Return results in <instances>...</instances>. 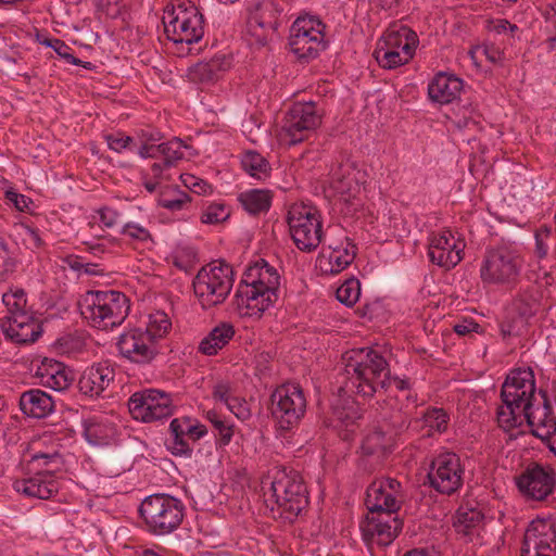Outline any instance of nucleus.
<instances>
[{"mask_svg": "<svg viewBox=\"0 0 556 556\" xmlns=\"http://www.w3.org/2000/svg\"><path fill=\"white\" fill-rule=\"evenodd\" d=\"M422 420L430 430L443 433L447 429L450 415L444 408L429 407L422 414Z\"/></svg>", "mask_w": 556, "mask_h": 556, "instance_id": "nucleus-47", "label": "nucleus"}, {"mask_svg": "<svg viewBox=\"0 0 556 556\" xmlns=\"http://www.w3.org/2000/svg\"><path fill=\"white\" fill-rule=\"evenodd\" d=\"M52 42L54 43L53 50L55 51V53L62 59H64L67 63L73 65H78L81 63V60L73 54L72 48L68 45H66L63 40L55 39L52 40Z\"/></svg>", "mask_w": 556, "mask_h": 556, "instance_id": "nucleus-59", "label": "nucleus"}, {"mask_svg": "<svg viewBox=\"0 0 556 556\" xmlns=\"http://www.w3.org/2000/svg\"><path fill=\"white\" fill-rule=\"evenodd\" d=\"M230 216V211L224 203H211L201 215L203 224H219Z\"/></svg>", "mask_w": 556, "mask_h": 556, "instance_id": "nucleus-52", "label": "nucleus"}, {"mask_svg": "<svg viewBox=\"0 0 556 556\" xmlns=\"http://www.w3.org/2000/svg\"><path fill=\"white\" fill-rule=\"evenodd\" d=\"M3 303L8 308V315L4 317H15L16 315L30 314L27 309V296L23 289H16L3 294Z\"/></svg>", "mask_w": 556, "mask_h": 556, "instance_id": "nucleus-46", "label": "nucleus"}, {"mask_svg": "<svg viewBox=\"0 0 556 556\" xmlns=\"http://www.w3.org/2000/svg\"><path fill=\"white\" fill-rule=\"evenodd\" d=\"M484 515L469 503L462 504L453 516V528L458 540L465 543L475 542L480 538Z\"/></svg>", "mask_w": 556, "mask_h": 556, "instance_id": "nucleus-27", "label": "nucleus"}, {"mask_svg": "<svg viewBox=\"0 0 556 556\" xmlns=\"http://www.w3.org/2000/svg\"><path fill=\"white\" fill-rule=\"evenodd\" d=\"M185 509L179 498L159 493L147 496L142 501L139 514L150 533L165 535L179 528L185 517Z\"/></svg>", "mask_w": 556, "mask_h": 556, "instance_id": "nucleus-6", "label": "nucleus"}, {"mask_svg": "<svg viewBox=\"0 0 556 556\" xmlns=\"http://www.w3.org/2000/svg\"><path fill=\"white\" fill-rule=\"evenodd\" d=\"M205 418L212 424L215 430L216 444L220 447L227 446L233 437V425L223 419L216 410H207Z\"/></svg>", "mask_w": 556, "mask_h": 556, "instance_id": "nucleus-43", "label": "nucleus"}, {"mask_svg": "<svg viewBox=\"0 0 556 556\" xmlns=\"http://www.w3.org/2000/svg\"><path fill=\"white\" fill-rule=\"evenodd\" d=\"M184 148L187 149L188 146L180 138L177 137L173 138L167 142H163V165L165 167L174 166L179 160L184 157Z\"/></svg>", "mask_w": 556, "mask_h": 556, "instance_id": "nucleus-50", "label": "nucleus"}, {"mask_svg": "<svg viewBox=\"0 0 556 556\" xmlns=\"http://www.w3.org/2000/svg\"><path fill=\"white\" fill-rule=\"evenodd\" d=\"M235 336V328L230 323H220L214 327L199 344V351L204 355H216Z\"/></svg>", "mask_w": 556, "mask_h": 556, "instance_id": "nucleus-35", "label": "nucleus"}, {"mask_svg": "<svg viewBox=\"0 0 556 556\" xmlns=\"http://www.w3.org/2000/svg\"><path fill=\"white\" fill-rule=\"evenodd\" d=\"M232 285V267L224 261L203 266L192 281L194 294L204 309L222 304Z\"/></svg>", "mask_w": 556, "mask_h": 556, "instance_id": "nucleus-8", "label": "nucleus"}, {"mask_svg": "<svg viewBox=\"0 0 556 556\" xmlns=\"http://www.w3.org/2000/svg\"><path fill=\"white\" fill-rule=\"evenodd\" d=\"M324 23L312 15L299 16L290 27L289 47L299 61L309 62L326 49Z\"/></svg>", "mask_w": 556, "mask_h": 556, "instance_id": "nucleus-11", "label": "nucleus"}, {"mask_svg": "<svg viewBox=\"0 0 556 556\" xmlns=\"http://www.w3.org/2000/svg\"><path fill=\"white\" fill-rule=\"evenodd\" d=\"M406 405H401L399 399L390 397L378 403L380 421L378 426H383L387 431L393 432L394 437L406 430L410 424L413 409L417 407V395L407 394Z\"/></svg>", "mask_w": 556, "mask_h": 556, "instance_id": "nucleus-23", "label": "nucleus"}, {"mask_svg": "<svg viewBox=\"0 0 556 556\" xmlns=\"http://www.w3.org/2000/svg\"><path fill=\"white\" fill-rule=\"evenodd\" d=\"M406 47L405 52H400L390 49L389 47L378 42L377 48L375 49L374 56L377 60L378 64L382 68L392 70L404 64H407L412 60V54H408L409 48Z\"/></svg>", "mask_w": 556, "mask_h": 556, "instance_id": "nucleus-40", "label": "nucleus"}, {"mask_svg": "<svg viewBox=\"0 0 556 556\" xmlns=\"http://www.w3.org/2000/svg\"><path fill=\"white\" fill-rule=\"evenodd\" d=\"M280 275L265 260L260 258L243 273L235 294L240 315L261 317L278 300Z\"/></svg>", "mask_w": 556, "mask_h": 556, "instance_id": "nucleus-2", "label": "nucleus"}, {"mask_svg": "<svg viewBox=\"0 0 556 556\" xmlns=\"http://www.w3.org/2000/svg\"><path fill=\"white\" fill-rule=\"evenodd\" d=\"M522 266L521 258L506 247L490 250L480 269L481 278L489 283L516 281Z\"/></svg>", "mask_w": 556, "mask_h": 556, "instance_id": "nucleus-16", "label": "nucleus"}, {"mask_svg": "<svg viewBox=\"0 0 556 556\" xmlns=\"http://www.w3.org/2000/svg\"><path fill=\"white\" fill-rule=\"evenodd\" d=\"M521 556H556V522L532 521L525 533Z\"/></svg>", "mask_w": 556, "mask_h": 556, "instance_id": "nucleus-22", "label": "nucleus"}, {"mask_svg": "<svg viewBox=\"0 0 556 556\" xmlns=\"http://www.w3.org/2000/svg\"><path fill=\"white\" fill-rule=\"evenodd\" d=\"M28 470L34 475L55 477L64 467L63 456L59 451L38 452L31 455L27 463Z\"/></svg>", "mask_w": 556, "mask_h": 556, "instance_id": "nucleus-34", "label": "nucleus"}, {"mask_svg": "<svg viewBox=\"0 0 556 556\" xmlns=\"http://www.w3.org/2000/svg\"><path fill=\"white\" fill-rule=\"evenodd\" d=\"M170 328L172 321L168 315L163 311H156L149 315V321L143 331L149 333L154 342L159 343V340L164 338Z\"/></svg>", "mask_w": 556, "mask_h": 556, "instance_id": "nucleus-44", "label": "nucleus"}, {"mask_svg": "<svg viewBox=\"0 0 556 556\" xmlns=\"http://www.w3.org/2000/svg\"><path fill=\"white\" fill-rule=\"evenodd\" d=\"M15 489L26 496L48 500L59 492V482L55 477L41 476L39 473L17 481Z\"/></svg>", "mask_w": 556, "mask_h": 556, "instance_id": "nucleus-32", "label": "nucleus"}, {"mask_svg": "<svg viewBox=\"0 0 556 556\" xmlns=\"http://www.w3.org/2000/svg\"><path fill=\"white\" fill-rule=\"evenodd\" d=\"M321 124V115L314 102H296L283 117L281 134L289 146H295L308 138Z\"/></svg>", "mask_w": 556, "mask_h": 556, "instance_id": "nucleus-14", "label": "nucleus"}, {"mask_svg": "<svg viewBox=\"0 0 556 556\" xmlns=\"http://www.w3.org/2000/svg\"><path fill=\"white\" fill-rule=\"evenodd\" d=\"M84 435L93 445H105L115 434L114 426L102 417H90L83 422Z\"/></svg>", "mask_w": 556, "mask_h": 556, "instance_id": "nucleus-38", "label": "nucleus"}, {"mask_svg": "<svg viewBox=\"0 0 556 556\" xmlns=\"http://www.w3.org/2000/svg\"><path fill=\"white\" fill-rule=\"evenodd\" d=\"M162 139L163 135L161 134V131L154 128L148 127L146 129H140L137 132V140L139 142V146L154 144L161 141Z\"/></svg>", "mask_w": 556, "mask_h": 556, "instance_id": "nucleus-61", "label": "nucleus"}, {"mask_svg": "<svg viewBox=\"0 0 556 556\" xmlns=\"http://www.w3.org/2000/svg\"><path fill=\"white\" fill-rule=\"evenodd\" d=\"M516 485L527 500L545 501L555 490L556 471L548 466L530 463L516 477Z\"/></svg>", "mask_w": 556, "mask_h": 556, "instance_id": "nucleus-18", "label": "nucleus"}, {"mask_svg": "<svg viewBox=\"0 0 556 556\" xmlns=\"http://www.w3.org/2000/svg\"><path fill=\"white\" fill-rule=\"evenodd\" d=\"M162 23L167 39L176 45L199 42L204 35V16L191 1H180L170 9L166 7Z\"/></svg>", "mask_w": 556, "mask_h": 556, "instance_id": "nucleus-7", "label": "nucleus"}, {"mask_svg": "<svg viewBox=\"0 0 556 556\" xmlns=\"http://www.w3.org/2000/svg\"><path fill=\"white\" fill-rule=\"evenodd\" d=\"M213 399L216 401H220L226 405L232 400L235 396L232 395V388L229 382H218L214 386L212 392Z\"/></svg>", "mask_w": 556, "mask_h": 556, "instance_id": "nucleus-62", "label": "nucleus"}, {"mask_svg": "<svg viewBox=\"0 0 556 556\" xmlns=\"http://www.w3.org/2000/svg\"><path fill=\"white\" fill-rule=\"evenodd\" d=\"M510 311L519 316L521 323H528L538 311V302L532 295L520 294L514 300Z\"/></svg>", "mask_w": 556, "mask_h": 556, "instance_id": "nucleus-48", "label": "nucleus"}, {"mask_svg": "<svg viewBox=\"0 0 556 556\" xmlns=\"http://www.w3.org/2000/svg\"><path fill=\"white\" fill-rule=\"evenodd\" d=\"M395 440L393 432L387 431L383 426H375L362 440L358 467L369 473L378 470L393 452Z\"/></svg>", "mask_w": 556, "mask_h": 556, "instance_id": "nucleus-17", "label": "nucleus"}, {"mask_svg": "<svg viewBox=\"0 0 556 556\" xmlns=\"http://www.w3.org/2000/svg\"><path fill=\"white\" fill-rule=\"evenodd\" d=\"M186 435H173L169 443H167V448L175 456H185L191 457L193 448L190 446L187 440H185Z\"/></svg>", "mask_w": 556, "mask_h": 556, "instance_id": "nucleus-56", "label": "nucleus"}, {"mask_svg": "<svg viewBox=\"0 0 556 556\" xmlns=\"http://www.w3.org/2000/svg\"><path fill=\"white\" fill-rule=\"evenodd\" d=\"M0 326L5 339L16 344L36 342L42 334L41 321L30 314L0 318Z\"/></svg>", "mask_w": 556, "mask_h": 556, "instance_id": "nucleus-26", "label": "nucleus"}, {"mask_svg": "<svg viewBox=\"0 0 556 556\" xmlns=\"http://www.w3.org/2000/svg\"><path fill=\"white\" fill-rule=\"evenodd\" d=\"M541 400L536 402H527L521 410L522 421L526 420L530 427V433L535 438H545L547 433L556 427V417L547 392L540 389Z\"/></svg>", "mask_w": 556, "mask_h": 556, "instance_id": "nucleus-25", "label": "nucleus"}, {"mask_svg": "<svg viewBox=\"0 0 556 556\" xmlns=\"http://www.w3.org/2000/svg\"><path fill=\"white\" fill-rule=\"evenodd\" d=\"M114 377L115 370L109 363H98L83 371L77 387L81 394L98 397L113 382Z\"/></svg>", "mask_w": 556, "mask_h": 556, "instance_id": "nucleus-28", "label": "nucleus"}, {"mask_svg": "<svg viewBox=\"0 0 556 556\" xmlns=\"http://www.w3.org/2000/svg\"><path fill=\"white\" fill-rule=\"evenodd\" d=\"M535 390L532 368H516L507 375L501 388L502 404L496 409V421L501 429L508 432L522 425L521 410L527 402H538Z\"/></svg>", "mask_w": 556, "mask_h": 556, "instance_id": "nucleus-4", "label": "nucleus"}, {"mask_svg": "<svg viewBox=\"0 0 556 556\" xmlns=\"http://www.w3.org/2000/svg\"><path fill=\"white\" fill-rule=\"evenodd\" d=\"M80 315L101 330L121 326L129 314L128 298L116 290L88 291L78 302Z\"/></svg>", "mask_w": 556, "mask_h": 556, "instance_id": "nucleus-5", "label": "nucleus"}, {"mask_svg": "<svg viewBox=\"0 0 556 556\" xmlns=\"http://www.w3.org/2000/svg\"><path fill=\"white\" fill-rule=\"evenodd\" d=\"M180 180L186 188L199 195L212 192V187L210 184L192 174H181Z\"/></svg>", "mask_w": 556, "mask_h": 556, "instance_id": "nucleus-54", "label": "nucleus"}, {"mask_svg": "<svg viewBox=\"0 0 556 556\" xmlns=\"http://www.w3.org/2000/svg\"><path fill=\"white\" fill-rule=\"evenodd\" d=\"M429 485L441 494L452 495L464 483V468L455 453H442L435 456L427 475Z\"/></svg>", "mask_w": 556, "mask_h": 556, "instance_id": "nucleus-15", "label": "nucleus"}, {"mask_svg": "<svg viewBox=\"0 0 556 556\" xmlns=\"http://www.w3.org/2000/svg\"><path fill=\"white\" fill-rule=\"evenodd\" d=\"M289 231L295 247L302 252L315 251L323 239V220L312 205L294 203L287 214Z\"/></svg>", "mask_w": 556, "mask_h": 556, "instance_id": "nucleus-9", "label": "nucleus"}, {"mask_svg": "<svg viewBox=\"0 0 556 556\" xmlns=\"http://www.w3.org/2000/svg\"><path fill=\"white\" fill-rule=\"evenodd\" d=\"M18 258L14 245L0 237V280L16 270Z\"/></svg>", "mask_w": 556, "mask_h": 556, "instance_id": "nucleus-45", "label": "nucleus"}, {"mask_svg": "<svg viewBox=\"0 0 556 556\" xmlns=\"http://www.w3.org/2000/svg\"><path fill=\"white\" fill-rule=\"evenodd\" d=\"M198 262V253L193 248L179 249L174 256V265L186 273L190 271Z\"/></svg>", "mask_w": 556, "mask_h": 556, "instance_id": "nucleus-53", "label": "nucleus"}, {"mask_svg": "<svg viewBox=\"0 0 556 556\" xmlns=\"http://www.w3.org/2000/svg\"><path fill=\"white\" fill-rule=\"evenodd\" d=\"M230 67V61L225 55L212 58L207 62H199L193 65L189 75L192 80L199 83H211L219 77L220 72Z\"/></svg>", "mask_w": 556, "mask_h": 556, "instance_id": "nucleus-36", "label": "nucleus"}, {"mask_svg": "<svg viewBox=\"0 0 556 556\" xmlns=\"http://www.w3.org/2000/svg\"><path fill=\"white\" fill-rule=\"evenodd\" d=\"M455 333L458 336H466L471 332H479L481 326L472 319H463L453 327Z\"/></svg>", "mask_w": 556, "mask_h": 556, "instance_id": "nucleus-64", "label": "nucleus"}, {"mask_svg": "<svg viewBox=\"0 0 556 556\" xmlns=\"http://www.w3.org/2000/svg\"><path fill=\"white\" fill-rule=\"evenodd\" d=\"M241 166L250 176L262 179L270 170L268 161L256 151H247L241 159Z\"/></svg>", "mask_w": 556, "mask_h": 556, "instance_id": "nucleus-42", "label": "nucleus"}, {"mask_svg": "<svg viewBox=\"0 0 556 556\" xmlns=\"http://www.w3.org/2000/svg\"><path fill=\"white\" fill-rule=\"evenodd\" d=\"M343 359L345 380L340 390L348 394L367 401L392 383L399 391L410 390L409 379L392 376L387 358L374 348L353 349L343 355Z\"/></svg>", "mask_w": 556, "mask_h": 556, "instance_id": "nucleus-1", "label": "nucleus"}, {"mask_svg": "<svg viewBox=\"0 0 556 556\" xmlns=\"http://www.w3.org/2000/svg\"><path fill=\"white\" fill-rule=\"evenodd\" d=\"M127 406L131 417L144 424L167 419L175 410L172 394L153 388L132 393Z\"/></svg>", "mask_w": 556, "mask_h": 556, "instance_id": "nucleus-12", "label": "nucleus"}, {"mask_svg": "<svg viewBox=\"0 0 556 556\" xmlns=\"http://www.w3.org/2000/svg\"><path fill=\"white\" fill-rule=\"evenodd\" d=\"M247 31L260 46H265L269 35L283 22L282 8L275 0H253L248 7Z\"/></svg>", "mask_w": 556, "mask_h": 556, "instance_id": "nucleus-13", "label": "nucleus"}, {"mask_svg": "<svg viewBox=\"0 0 556 556\" xmlns=\"http://www.w3.org/2000/svg\"><path fill=\"white\" fill-rule=\"evenodd\" d=\"M116 345L124 358L138 365L151 364L161 353L159 343L140 328L122 333Z\"/></svg>", "mask_w": 556, "mask_h": 556, "instance_id": "nucleus-21", "label": "nucleus"}, {"mask_svg": "<svg viewBox=\"0 0 556 556\" xmlns=\"http://www.w3.org/2000/svg\"><path fill=\"white\" fill-rule=\"evenodd\" d=\"M104 139L109 148L117 153H122L123 151L136 152L137 150L136 138L126 136L122 131L106 134L104 135Z\"/></svg>", "mask_w": 556, "mask_h": 556, "instance_id": "nucleus-51", "label": "nucleus"}, {"mask_svg": "<svg viewBox=\"0 0 556 556\" xmlns=\"http://www.w3.org/2000/svg\"><path fill=\"white\" fill-rule=\"evenodd\" d=\"M403 520L396 513L367 514L361 522V530L364 541L367 544L389 546L403 529Z\"/></svg>", "mask_w": 556, "mask_h": 556, "instance_id": "nucleus-19", "label": "nucleus"}, {"mask_svg": "<svg viewBox=\"0 0 556 556\" xmlns=\"http://www.w3.org/2000/svg\"><path fill=\"white\" fill-rule=\"evenodd\" d=\"M20 408L28 417L41 419L54 409L52 397L40 389H30L22 393Z\"/></svg>", "mask_w": 556, "mask_h": 556, "instance_id": "nucleus-31", "label": "nucleus"}, {"mask_svg": "<svg viewBox=\"0 0 556 556\" xmlns=\"http://www.w3.org/2000/svg\"><path fill=\"white\" fill-rule=\"evenodd\" d=\"M36 376L40 378L42 386L54 391H65L74 382L75 376L65 364L52 358H45L38 366Z\"/></svg>", "mask_w": 556, "mask_h": 556, "instance_id": "nucleus-29", "label": "nucleus"}, {"mask_svg": "<svg viewBox=\"0 0 556 556\" xmlns=\"http://www.w3.org/2000/svg\"><path fill=\"white\" fill-rule=\"evenodd\" d=\"M226 406L238 419L242 421L250 419L252 416L249 403L242 397L235 396Z\"/></svg>", "mask_w": 556, "mask_h": 556, "instance_id": "nucleus-57", "label": "nucleus"}, {"mask_svg": "<svg viewBox=\"0 0 556 556\" xmlns=\"http://www.w3.org/2000/svg\"><path fill=\"white\" fill-rule=\"evenodd\" d=\"M159 205L170 212L189 211L191 198L178 187L162 191L159 198Z\"/></svg>", "mask_w": 556, "mask_h": 556, "instance_id": "nucleus-41", "label": "nucleus"}, {"mask_svg": "<svg viewBox=\"0 0 556 556\" xmlns=\"http://www.w3.org/2000/svg\"><path fill=\"white\" fill-rule=\"evenodd\" d=\"M122 235L129 237L131 240L146 243L152 241L150 231L136 223H127L122 229Z\"/></svg>", "mask_w": 556, "mask_h": 556, "instance_id": "nucleus-55", "label": "nucleus"}, {"mask_svg": "<svg viewBox=\"0 0 556 556\" xmlns=\"http://www.w3.org/2000/svg\"><path fill=\"white\" fill-rule=\"evenodd\" d=\"M464 87L463 79L454 74L438 73L428 85V96L431 101L447 104L453 102Z\"/></svg>", "mask_w": 556, "mask_h": 556, "instance_id": "nucleus-30", "label": "nucleus"}, {"mask_svg": "<svg viewBox=\"0 0 556 556\" xmlns=\"http://www.w3.org/2000/svg\"><path fill=\"white\" fill-rule=\"evenodd\" d=\"M464 248L463 240L456 239L451 230H444L430 238L428 256L431 263L451 269L463 260Z\"/></svg>", "mask_w": 556, "mask_h": 556, "instance_id": "nucleus-24", "label": "nucleus"}, {"mask_svg": "<svg viewBox=\"0 0 556 556\" xmlns=\"http://www.w3.org/2000/svg\"><path fill=\"white\" fill-rule=\"evenodd\" d=\"M305 412L306 397L299 383H283L270 394V413L280 430L290 431L298 427Z\"/></svg>", "mask_w": 556, "mask_h": 556, "instance_id": "nucleus-10", "label": "nucleus"}, {"mask_svg": "<svg viewBox=\"0 0 556 556\" xmlns=\"http://www.w3.org/2000/svg\"><path fill=\"white\" fill-rule=\"evenodd\" d=\"M273 361V354L267 351L260 352L254 357L255 370L258 374H266L270 368V363Z\"/></svg>", "mask_w": 556, "mask_h": 556, "instance_id": "nucleus-63", "label": "nucleus"}, {"mask_svg": "<svg viewBox=\"0 0 556 556\" xmlns=\"http://www.w3.org/2000/svg\"><path fill=\"white\" fill-rule=\"evenodd\" d=\"M238 201L249 214L258 215L269 211L273 192L268 189H249L238 194Z\"/></svg>", "mask_w": 556, "mask_h": 556, "instance_id": "nucleus-37", "label": "nucleus"}, {"mask_svg": "<svg viewBox=\"0 0 556 556\" xmlns=\"http://www.w3.org/2000/svg\"><path fill=\"white\" fill-rule=\"evenodd\" d=\"M403 497V488L400 481L394 478H381L368 485L365 505L369 514L397 513Z\"/></svg>", "mask_w": 556, "mask_h": 556, "instance_id": "nucleus-20", "label": "nucleus"}, {"mask_svg": "<svg viewBox=\"0 0 556 556\" xmlns=\"http://www.w3.org/2000/svg\"><path fill=\"white\" fill-rule=\"evenodd\" d=\"M361 295V285L355 278L345 280L336 292L337 300L346 305L353 306Z\"/></svg>", "mask_w": 556, "mask_h": 556, "instance_id": "nucleus-49", "label": "nucleus"}, {"mask_svg": "<svg viewBox=\"0 0 556 556\" xmlns=\"http://www.w3.org/2000/svg\"><path fill=\"white\" fill-rule=\"evenodd\" d=\"M4 198L9 203H12L14 207L20 212H28L29 205L33 204V201L14 189L10 188L5 191Z\"/></svg>", "mask_w": 556, "mask_h": 556, "instance_id": "nucleus-58", "label": "nucleus"}, {"mask_svg": "<svg viewBox=\"0 0 556 556\" xmlns=\"http://www.w3.org/2000/svg\"><path fill=\"white\" fill-rule=\"evenodd\" d=\"M59 344L64 352L74 353L84 349L85 341L80 337L68 334L59 339Z\"/></svg>", "mask_w": 556, "mask_h": 556, "instance_id": "nucleus-60", "label": "nucleus"}, {"mask_svg": "<svg viewBox=\"0 0 556 556\" xmlns=\"http://www.w3.org/2000/svg\"><path fill=\"white\" fill-rule=\"evenodd\" d=\"M357 248L350 238H345V248L330 251L328 254L327 271L336 275L344 270L356 257Z\"/></svg>", "mask_w": 556, "mask_h": 556, "instance_id": "nucleus-39", "label": "nucleus"}, {"mask_svg": "<svg viewBox=\"0 0 556 556\" xmlns=\"http://www.w3.org/2000/svg\"><path fill=\"white\" fill-rule=\"evenodd\" d=\"M271 497L275 506L273 513L286 522H294L309 504L307 485L301 473L293 468L276 465L268 470Z\"/></svg>", "mask_w": 556, "mask_h": 556, "instance_id": "nucleus-3", "label": "nucleus"}, {"mask_svg": "<svg viewBox=\"0 0 556 556\" xmlns=\"http://www.w3.org/2000/svg\"><path fill=\"white\" fill-rule=\"evenodd\" d=\"M382 45L389 47L392 50L405 52L406 47L408 46L409 51L408 54H412V59L414 58L416 48L418 46L419 39L417 34L405 25H393L389 27L383 34L382 38L379 40Z\"/></svg>", "mask_w": 556, "mask_h": 556, "instance_id": "nucleus-33", "label": "nucleus"}]
</instances>
